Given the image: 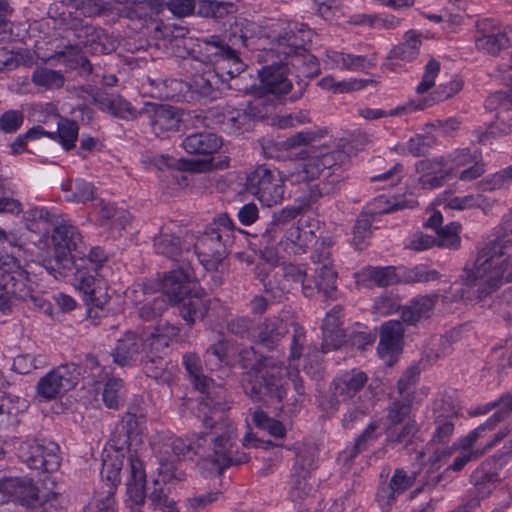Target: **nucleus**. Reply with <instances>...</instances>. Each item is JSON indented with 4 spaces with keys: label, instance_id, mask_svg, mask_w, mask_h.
Listing matches in <instances>:
<instances>
[{
    "label": "nucleus",
    "instance_id": "52",
    "mask_svg": "<svg viewBox=\"0 0 512 512\" xmlns=\"http://www.w3.org/2000/svg\"><path fill=\"white\" fill-rule=\"evenodd\" d=\"M456 417L455 412H452L449 415L439 413L435 417V431L431 441L428 443V446L432 447L436 444L444 445L449 442L454 432V421Z\"/></svg>",
    "mask_w": 512,
    "mask_h": 512
},
{
    "label": "nucleus",
    "instance_id": "8",
    "mask_svg": "<svg viewBox=\"0 0 512 512\" xmlns=\"http://www.w3.org/2000/svg\"><path fill=\"white\" fill-rule=\"evenodd\" d=\"M269 52L270 48L265 53V57L270 58L271 63L263 66L262 69L258 71L261 89L263 90L264 94L267 98H269V95H273L276 98L281 99L290 93L289 99L291 101L298 100L302 97L308 85L307 82L301 79L294 85L288 78V60L284 59L283 56L272 57Z\"/></svg>",
    "mask_w": 512,
    "mask_h": 512
},
{
    "label": "nucleus",
    "instance_id": "31",
    "mask_svg": "<svg viewBox=\"0 0 512 512\" xmlns=\"http://www.w3.org/2000/svg\"><path fill=\"white\" fill-rule=\"evenodd\" d=\"M174 306H177L179 314L186 324L192 327L197 321L205 318L209 309V300L206 299L203 290H192Z\"/></svg>",
    "mask_w": 512,
    "mask_h": 512
},
{
    "label": "nucleus",
    "instance_id": "32",
    "mask_svg": "<svg viewBox=\"0 0 512 512\" xmlns=\"http://www.w3.org/2000/svg\"><path fill=\"white\" fill-rule=\"evenodd\" d=\"M288 331V323L286 321L276 316L269 317L256 325L254 342L272 350Z\"/></svg>",
    "mask_w": 512,
    "mask_h": 512
},
{
    "label": "nucleus",
    "instance_id": "51",
    "mask_svg": "<svg viewBox=\"0 0 512 512\" xmlns=\"http://www.w3.org/2000/svg\"><path fill=\"white\" fill-rule=\"evenodd\" d=\"M314 485L311 482V474L306 470H293L290 479L289 496L292 501H300L311 495Z\"/></svg>",
    "mask_w": 512,
    "mask_h": 512
},
{
    "label": "nucleus",
    "instance_id": "37",
    "mask_svg": "<svg viewBox=\"0 0 512 512\" xmlns=\"http://www.w3.org/2000/svg\"><path fill=\"white\" fill-rule=\"evenodd\" d=\"M129 465V478L127 480V503L144 504L146 473L143 461L139 456L133 455Z\"/></svg>",
    "mask_w": 512,
    "mask_h": 512
},
{
    "label": "nucleus",
    "instance_id": "35",
    "mask_svg": "<svg viewBox=\"0 0 512 512\" xmlns=\"http://www.w3.org/2000/svg\"><path fill=\"white\" fill-rule=\"evenodd\" d=\"M442 221V214L439 211H434L427 219L424 226L435 230L438 237L437 246L440 248H458L461 242L459 236L461 225L457 222H450L442 227Z\"/></svg>",
    "mask_w": 512,
    "mask_h": 512
},
{
    "label": "nucleus",
    "instance_id": "61",
    "mask_svg": "<svg viewBox=\"0 0 512 512\" xmlns=\"http://www.w3.org/2000/svg\"><path fill=\"white\" fill-rule=\"evenodd\" d=\"M512 122H506V124H502L498 117L496 116V121L490 123L485 130L475 129L473 131L474 137L477 139V142L482 145L492 144L491 139L497 138L501 136H505L511 132Z\"/></svg>",
    "mask_w": 512,
    "mask_h": 512
},
{
    "label": "nucleus",
    "instance_id": "38",
    "mask_svg": "<svg viewBox=\"0 0 512 512\" xmlns=\"http://www.w3.org/2000/svg\"><path fill=\"white\" fill-rule=\"evenodd\" d=\"M187 85L192 98L193 95H196L199 98L215 99L218 92L224 88L222 80L218 78L212 68L195 75L190 82H187Z\"/></svg>",
    "mask_w": 512,
    "mask_h": 512
},
{
    "label": "nucleus",
    "instance_id": "59",
    "mask_svg": "<svg viewBox=\"0 0 512 512\" xmlns=\"http://www.w3.org/2000/svg\"><path fill=\"white\" fill-rule=\"evenodd\" d=\"M154 248L158 254H162L172 260L182 253L181 240L174 234L161 233L154 238Z\"/></svg>",
    "mask_w": 512,
    "mask_h": 512
},
{
    "label": "nucleus",
    "instance_id": "58",
    "mask_svg": "<svg viewBox=\"0 0 512 512\" xmlns=\"http://www.w3.org/2000/svg\"><path fill=\"white\" fill-rule=\"evenodd\" d=\"M234 11L235 5L231 2L199 0L197 13L201 17H210L219 20Z\"/></svg>",
    "mask_w": 512,
    "mask_h": 512
},
{
    "label": "nucleus",
    "instance_id": "12",
    "mask_svg": "<svg viewBox=\"0 0 512 512\" xmlns=\"http://www.w3.org/2000/svg\"><path fill=\"white\" fill-rule=\"evenodd\" d=\"M144 422L142 415L127 412L115 429L111 433L109 443L111 447L117 452H127V461L135 454L139 456V451L143 446V438L141 432V425Z\"/></svg>",
    "mask_w": 512,
    "mask_h": 512
},
{
    "label": "nucleus",
    "instance_id": "22",
    "mask_svg": "<svg viewBox=\"0 0 512 512\" xmlns=\"http://www.w3.org/2000/svg\"><path fill=\"white\" fill-rule=\"evenodd\" d=\"M140 116H145L148 119L156 136L179 129L181 114L175 107L146 103L140 110Z\"/></svg>",
    "mask_w": 512,
    "mask_h": 512
},
{
    "label": "nucleus",
    "instance_id": "64",
    "mask_svg": "<svg viewBox=\"0 0 512 512\" xmlns=\"http://www.w3.org/2000/svg\"><path fill=\"white\" fill-rule=\"evenodd\" d=\"M204 361L210 370H216L224 363H227L225 342L220 340L217 343L210 345L205 351Z\"/></svg>",
    "mask_w": 512,
    "mask_h": 512
},
{
    "label": "nucleus",
    "instance_id": "45",
    "mask_svg": "<svg viewBox=\"0 0 512 512\" xmlns=\"http://www.w3.org/2000/svg\"><path fill=\"white\" fill-rule=\"evenodd\" d=\"M274 111V105L266 103L265 97H259L251 102L243 111H237L230 117V121L238 126L245 125L247 120H264Z\"/></svg>",
    "mask_w": 512,
    "mask_h": 512
},
{
    "label": "nucleus",
    "instance_id": "5",
    "mask_svg": "<svg viewBox=\"0 0 512 512\" xmlns=\"http://www.w3.org/2000/svg\"><path fill=\"white\" fill-rule=\"evenodd\" d=\"M242 232L236 228L227 213L215 217L195 245L204 267L209 271L217 270L229 255L236 240V233Z\"/></svg>",
    "mask_w": 512,
    "mask_h": 512
},
{
    "label": "nucleus",
    "instance_id": "42",
    "mask_svg": "<svg viewBox=\"0 0 512 512\" xmlns=\"http://www.w3.org/2000/svg\"><path fill=\"white\" fill-rule=\"evenodd\" d=\"M283 271L284 277L287 278V280L301 283L302 292L305 297H320L322 299V287L324 286L318 281L315 273L311 277H308L304 270L295 265L285 266Z\"/></svg>",
    "mask_w": 512,
    "mask_h": 512
},
{
    "label": "nucleus",
    "instance_id": "2",
    "mask_svg": "<svg viewBox=\"0 0 512 512\" xmlns=\"http://www.w3.org/2000/svg\"><path fill=\"white\" fill-rule=\"evenodd\" d=\"M511 243L512 232L499 228L496 237L479 250L473 267L466 271L465 282L469 286H477L479 300L490 296L504 282L512 281V261L502 258L504 249Z\"/></svg>",
    "mask_w": 512,
    "mask_h": 512
},
{
    "label": "nucleus",
    "instance_id": "30",
    "mask_svg": "<svg viewBox=\"0 0 512 512\" xmlns=\"http://www.w3.org/2000/svg\"><path fill=\"white\" fill-rule=\"evenodd\" d=\"M403 334V324L398 320H390L381 326L378 354L381 358L387 360L390 365L394 355L401 350Z\"/></svg>",
    "mask_w": 512,
    "mask_h": 512
},
{
    "label": "nucleus",
    "instance_id": "57",
    "mask_svg": "<svg viewBox=\"0 0 512 512\" xmlns=\"http://www.w3.org/2000/svg\"><path fill=\"white\" fill-rule=\"evenodd\" d=\"M124 395V382L120 378L111 377L104 384L102 400L109 409H119Z\"/></svg>",
    "mask_w": 512,
    "mask_h": 512
},
{
    "label": "nucleus",
    "instance_id": "29",
    "mask_svg": "<svg viewBox=\"0 0 512 512\" xmlns=\"http://www.w3.org/2000/svg\"><path fill=\"white\" fill-rule=\"evenodd\" d=\"M299 213V208L291 207L283 208L272 215L271 221L267 224L262 234V241L266 248L275 243L278 244L281 237L293 227Z\"/></svg>",
    "mask_w": 512,
    "mask_h": 512
},
{
    "label": "nucleus",
    "instance_id": "53",
    "mask_svg": "<svg viewBox=\"0 0 512 512\" xmlns=\"http://www.w3.org/2000/svg\"><path fill=\"white\" fill-rule=\"evenodd\" d=\"M123 458L124 454L121 452L119 455H108L103 459L101 478L107 482L108 490L113 492L121 481L120 471L123 468Z\"/></svg>",
    "mask_w": 512,
    "mask_h": 512
},
{
    "label": "nucleus",
    "instance_id": "43",
    "mask_svg": "<svg viewBox=\"0 0 512 512\" xmlns=\"http://www.w3.org/2000/svg\"><path fill=\"white\" fill-rule=\"evenodd\" d=\"M75 258V256L70 254L54 251V257L44 260L43 266L55 279L69 278L73 285L74 271H76Z\"/></svg>",
    "mask_w": 512,
    "mask_h": 512
},
{
    "label": "nucleus",
    "instance_id": "49",
    "mask_svg": "<svg viewBox=\"0 0 512 512\" xmlns=\"http://www.w3.org/2000/svg\"><path fill=\"white\" fill-rule=\"evenodd\" d=\"M180 328L169 323L159 324L153 331L146 336L149 344V350L153 352H161L169 346L170 341L178 336Z\"/></svg>",
    "mask_w": 512,
    "mask_h": 512
},
{
    "label": "nucleus",
    "instance_id": "34",
    "mask_svg": "<svg viewBox=\"0 0 512 512\" xmlns=\"http://www.w3.org/2000/svg\"><path fill=\"white\" fill-rule=\"evenodd\" d=\"M342 311L343 308L339 305L334 306L323 320V342L322 351L324 353L337 349L344 341L345 334L342 326Z\"/></svg>",
    "mask_w": 512,
    "mask_h": 512
},
{
    "label": "nucleus",
    "instance_id": "4",
    "mask_svg": "<svg viewBox=\"0 0 512 512\" xmlns=\"http://www.w3.org/2000/svg\"><path fill=\"white\" fill-rule=\"evenodd\" d=\"M76 271L73 286L80 291L89 309V316L92 317L94 309H102L110 300L107 293V284L100 274L103 264L107 261V254L100 247L92 248L86 254V246L82 253L75 254Z\"/></svg>",
    "mask_w": 512,
    "mask_h": 512
},
{
    "label": "nucleus",
    "instance_id": "1",
    "mask_svg": "<svg viewBox=\"0 0 512 512\" xmlns=\"http://www.w3.org/2000/svg\"><path fill=\"white\" fill-rule=\"evenodd\" d=\"M195 387L203 396L198 411L203 413V422L209 431L202 432L191 439L169 437L155 447L158 459V473L163 482L183 481L186 473L176 462L193 460L198 456V466L209 475H220L232 465L249 461L245 452L236 449V427L222 414L229 409L226 389L211 378H202Z\"/></svg>",
    "mask_w": 512,
    "mask_h": 512
},
{
    "label": "nucleus",
    "instance_id": "14",
    "mask_svg": "<svg viewBox=\"0 0 512 512\" xmlns=\"http://www.w3.org/2000/svg\"><path fill=\"white\" fill-rule=\"evenodd\" d=\"M334 242L331 237H322L316 242V246L311 254V260L318 267L314 273L316 278L324 287H322V300H333L337 292V272L332 260V247Z\"/></svg>",
    "mask_w": 512,
    "mask_h": 512
},
{
    "label": "nucleus",
    "instance_id": "16",
    "mask_svg": "<svg viewBox=\"0 0 512 512\" xmlns=\"http://www.w3.org/2000/svg\"><path fill=\"white\" fill-rule=\"evenodd\" d=\"M29 274L19 265L0 271V311L7 312L29 296Z\"/></svg>",
    "mask_w": 512,
    "mask_h": 512
},
{
    "label": "nucleus",
    "instance_id": "27",
    "mask_svg": "<svg viewBox=\"0 0 512 512\" xmlns=\"http://www.w3.org/2000/svg\"><path fill=\"white\" fill-rule=\"evenodd\" d=\"M52 243L54 251L71 256L82 253V248H84L83 238L78 228L64 220H61L53 228Z\"/></svg>",
    "mask_w": 512,
    "mask_h": 512
},
{
    "label": "nucleus",
    "instance_id": "21",
    "mask_svg": "<svg viewBox=\"0 0 512 512\" xmlns=\"http://www.w3.org/2000/svg\"><path fill=\"white\" fill-rule=\"evenodd\" d=\"M206 56L212 62V69L222 80L224 87L242 91V88L236 82L245 70V64L241 61L239 55L230 53L210 54V52H206ZM243 91L247 92L248 88H243Z\"/></svg>",
    "mask_w": 512,
    "mask_h": 512
},
{
    "label": "nucleus",
    "instance_id": "20",
    "mask_svg": "<svg viewBox=\"0 0 512 512\" xmlns=\"http://www.w3.org/2000/svg\"><path fill=\"white\" fill-rule=\"evenodd\" d=\"M147 350H149V344L146 337L127 332L117 341L111 355L113 362L119 367L131 368L140 363Z\"/></svg>",
    "mask_w": 512,
    "mask_h": 512
},
{
    "label": "nucleus",
    "instance_id": "50",
    "mask_svg": "<svg viewBox=\"0 0 512 512\" xmlns=\"http://www.w3.org/2000/svg\"><path fill=\"white\" fill-rule=\"evenodd\" d=\"M150 84L157 89V96L166 100L179 101L188 92L187 82L179 79L150 80Z\"/></svg>",
    "mask_w": 512,
    "mask_h": 512
},
{
    "label": "nucleus",
    "instance_id": "63",
    "mask_svg": "<svg viewBox=\"0 0 512 512\" xmlns=\"http://www.w3.org/2000/svg\"><path fill=\"white\" fill-rule=\"evenodd\" d=\"M227 328L230 333L254 342L256 325L249 317H236L228 322Z\"/></svg>",
    "mask_w": 512,
    "mask_h": 512
},
{
    "label": "nucleus",
    "instance_id": "11",
    "mask_svg": "<svg viewBox=\"0 0 512 512\" xmlns=\"http://www.w3.org/2000/svg\"><path fill=\"white\" fill-rule=\"evenodd\" d=\"M247 190L263 205L271 207L284 198V184L276 169L258 166L247 174Z\"/></svg>",
    "mask_w": 512,
    "mask_h": 512
},
{
    "label": "nucleus",
    "instance_id": "62",
    "mask_svg": "<svg viewBox=\"0 0 512 512\" xmlns=\"http://www.w3.org/2000/svg\"><path fill=\"white\" fill-rule=\"evenodd\" d=\"M417 432V426L415 421L409 420L404 423L401 429H398L396 426L387 427V442L393 444H402L404 446H408L412 443V439Z\"/></svg>",
    "mask_w": 512,
    "mask_h": 512
},
{
    "label": "nucleus",
    "instance_id": "13",
    "mask_svg": "<svg viewBox=\"0 0 512 512\" xmlns=\"http://www.w3.org/2000/svg\"><path fill=\"white\" fill-rule=\"evenodd\" d=\"M58 450L59 447L54 442L38 439L26 440L18 447L17 456L30 469L50 473L56 471L60 466Z\"/></svg>",
    "mask_w": 512,
    "mask_h": 512
},
{
    "label": "nucleus",
    "instance_id": "6",
    "mask_svg": "<svg viewBox=\"0 0 512 512\" xmlns=\"http://www.w3.org/2000/svg\"><path fill=\"white\" fill-rule=\"evenodd\" d=\"M367 383L368 376L365 372L359 369L346 371L334 378L328 390L318 396V406L322 411L334 414L339 410L341 402H354L361 394L373 391Z\"/></svg>",
    "mask_w": 512,
    "mask_h": 512
},
{
    "label": "nucleus",
    "instance_id": "23",
    "mask_svg": "<svg viewBox=\"0 0 512 512\" xmlns=\"http://www.w3.org/2000/svg\"><path fill=\"white\" fill-rule=\"evenodd\" d=\"M474 36L475 46L478 51L496 56L510 45V39L505 30L496 26L491 21L485 20L478 24Z\"/></svg>",
    "mask_w": 512,
    "mask_h": 512
},
{
    "label": "nucleus",
    "instance_id": "48",
    "mask_svg": "<svg viewBox=\"0 0 512 512\" xmlns=\"http://www.w3.org/2000/svg\"><path fill=\"white\" fill-rule=\"evenodd\" d=\"M337 67L346 68L355 71H365L368 68L376 65V56L371 54L370 56H355L352 54H344L336 51H332L327 54Z\"/></svg>",
    "mask_w": 512,
    "mask_h": 512
},
{
    "label": "nucleus",
    "instance_id": "19",
    "mask_svg": "<svg viewBox=\"0 0 512 512\" xmlns=\"http://www.w3.org/2000/svg\"><path fill=\"white\" fill-rule=\"evenodd\" d=\"M81 91L86 93L100 110L115 117L131 120L140 116V111L119 95L108 94L92 85L81 87Z\"/></svg>",
    "mask_w": 512,
    "mask_h": 512
},
{
    "label": "nucleus",
    "instance_id": "44",
    "mask_svg": "<svg viewBox=\"0 0 512 512\" xmlns=\"http://www.w3.org/2000/svg\"><path fill=\"white\" fill-rule=\"evenodd\" d=\"M439 296L437 294L426 295L411 301V304L404 307L401 317L404 322L414 325L422 318H428L433 311Z\"/></svg>",
    "mask_w": 512,
    "mask_h": 512
},
{
    "label": "nucleus",
    "instance_id": "36",
    "mask_svg": "<svg viewBox=\"0 0 512 512\" xmlns=\"http://www.w3.org/2000/svg\"><path fill=\"white\" fill-rule=\"evenodd\" d=\"M315 237L312 230L303 229L300 221H296L278 241V248L289 255H301L306 253Z\"/></svg>",
    "mask_w": 512,
    "mask_h": 512
},
{
    "label": "nucleus",
    "instance_id": "46",
    "mask_svg": "<svg viewBox=\"0 0 512 512\" xmlns=\"http://www.w3.org/2000/svg\"><path fill=\"white\" fill-rule=\"evenodd\" d=\"M31 82L41 92L60 89L65 84V76L59 70L37 67L31 75Z\"/></svg>",
    "mask_w": 512,
    "mask_h": 512
},
{
    "label": "nucleus",
    "instance_id": "41",
    "mask_svg": "<svg viewBox=\"0 0 512 512\" xmlns=\"http://www.w3.org/2000/svg\"><path fill=\"white\" fill-rule=\"evenodd\" d=\"M375 393L374 391H367L361 394L354 402L352 406L347 410L342 418V426L345 429H353L358 423L362 422L364 417L374 407Z\"/></svg>",
    "mask_w": 512,
    "mask_h": 512
},
{
    "label": "nucleus",
    "instance_id": "17",
    "mask_svg": "<svg viewBox=\"0 0 512 512\" xmlns=\"http://www.w3.org/2000/svg\"><path fill=\"white\" fill-rule=\"evenodd\" d=\"M194 279L191 263L186 259L179 261L177 267L165 273L162 279V297H166L171 305L178 303L192 292L190 285Z\"/></svg>",
    "mask_w": 512,
    "mask_h": 512
},
{
    "label": "nucleus",
    "instance_id": "9",
    "mask_svg": "<svg viewBox=\"0 0 512 512\" xmlns=\"http://www.w3.org/2000/svg\"><path fill=\"white\" fill-rule=\"evenodd\" d=\"M245 392L257 402L281 401L285 396L282 383V368L273 360L258 371L249 373V381L245 386Z\"/></svg>",
    "mask_w": 512,
    "mask_h": 512
},
{
    "label": "nucleus",
    "instance_id": "55",
    "mask_svg": "<svg viewBox=\"0 0 512 512\" xmlns=\"http://www.w3.org/2000/svg\"><path fill=\"white\" fill-rule=\"evenodd\" d=\"M361 277L364 281H370L379 287L390 286L398 282L395 269L391 266L367 267L361 272Z\"/></svg>",
    "mask_w": 512,
    "mask_h": 512
},
{
    "label": "nucleus",
    "instance_id": "47",
    "mask_svg": "<svg viewBox=\"0 0 512 512\" xmlns=\"http://www.w3.org/2000/svg\"><path fill=\"white\" fill-rule=\"evenodd\" d=\"M421 37L422 34L415 30L407 31L404 35V41L390 51V58L407 62L414 60L419 55L422 44Z\"/></svg>",
    "mask_w": 512,
    "mask_h": 512
},
{
    "label": "nucleus",
    "instance_id": "56",
    "mask_svg": "<svg viewBox=\"0 0 512 512\" xmlns=\"http://www.w3.org/2000/svg\"><path fill=\"white\" fill-rule=\"evenodd\" d=\"M63 189L67 192L65 199L70 202H86L94 198V186L82 179L69 181L63 185Z\"/></svg>",
    "mask_w": 512,
    "mask_h": 512
},
{
    "label": "nucleus",
    "instance_id": "15",
    "mask_svg": "<svg viewBox=\"0 0 512 512\" xmlns=\"http://www.w3.org/2000/svg\"><path fill=\"white\" fill-rule=\"evenodd\" d=\"M79 375L75 364L60 365L39 379L37 395L45 401L56 399L76 386Z\"/></svg>",
    "mask_w": 512,
    "mask_h": 512
},
{
    "label": "nucleus",
    "instance_id": "10",
    "mask_svg": "<svg viewBox=\"0 0 512 512\" xmlns=\"http://www.w3.org/2000/svg\"><path fill=\"white\" fill-rule=\"evenodd\" d=\"M306 156L294 165L289 173L292 182L301 183L314 180L323 172H329L336 167H341L348 160V155L340 149L326 153L302 150Z\"/></svg>",
    "mask_w": 512,
    "mask_h": 512
},
{
    "label": "nucleus",
    "instance_id": "26",
    "mask_svg": "<svg viewBox=\"0 0 512 512\" xmlns=\"http://www.w3.org/2000/svg\"><path fill=\"white\" fill-rule=\"evenodd\" d=\"M417 473L408 474L404 469H395L388 486L379 488L376 499L382 510H389L396 497L403 494L414 484Z\"/></svg>",
    "mask_w": 512,
    "mask_h": 512
},
{
    "label": "nucleus",
    "instance_id": "40",
    "mask_svg": "<svg viewBox=\"0 0 512 512\" xmlns=\"http://www.w3.org/2000/svg\"><path fill=\"white\" fill-rule=\"evenodd\" d=\"M156 353H151L150 350L145 352L140 361L143 372L159 384H170L174 379V372L167 368V362Z\"/></svg>",
    "mask_w": 512,
    "mask_h": 512
},
{
    "label": "nucleus",
    "instance_id": "28",
    "mask_svg": "<svg viewBox=\"0 0 512 512\" xmlns=\"http://www.w3.org/2000/svg\"><path fill=\"white\" fill-rule=\"evenodd\" d=\"M501 458L502 454H495L486 459L471 475L473 484L483 498L488 496L496 487V484L501 481L498 472L502 467Z\"/></svg>",
    "mask_w": 512,
    "mask_h": 512
},
{
    "label": "nucleus",
    "instance_id": "25",
    "mask_svg": "<svg viewBox=\"0 0 512 512\" xmlns=\"http://www.w3.org/2000/svg\"><path fill=\"white\" fill-rule=\"evenodd\" d=\"M0 493L9 500L30 505L37 501L39 490L28 477H8L0 480Z\"/></svg>",
    "mask_w": 512,
    "mask_h": 512
},
{
    "label": "nucleus",
    "instance_id": "54",
    "mask_svg": "<svg viewBox=\"0 0 512 512\" xmlns=\"http://www.w3.org/2000/svg\"><path fill=\"white\" fill-rule=\"evenodd\" d=\"M485 106L490 110H497V117L502 124L512 122V96L509 97L504 92H495L487 98Z\"/></svg>",
    "mask_w": 512,
    "mask_h": 512
},
{
    "label": "nucleus",
    "instance_id": "3",
    "mask_svg": "<svg viewBox=\"0 0 512 512\" xmlns=\"http://www.w3.org/2000/svg\"><path fill=\"white\" fill-rule=\"evenodd\" d=\"M313 32L302 23H287L280 29H273L267 35L271 56L284 57L289 66L296 68L302 76L316 77L319 72L317 58L309 53L306 45L311 42Z\"/></svg>",
    "mask_w": 512,
    "mask_h": 512
},
{
    "label": "nucleus",
    "instance_id": "18",
    "mask_svg": "<svg viewBox=\"0 0 512 512\" xmlns=\"http://www.w3.org/2000/svg\"><path fill=\"white\" fill-rule=\"evenodd\" d=\"M250 39L249 24L243 21L235 22L231 25L225 39L217 35L204 38L202 40L204 44L203 50L210 52V54L230 53L239 55L240 48H249L251 46Z\"/></svg>",
    "mask_w": 512,
    "mask_h": 512
},
{
    "label": "nucleus",
    "instance_id": "39",
    "mask_svg": "<svg viewBox=\"0 0 512 512\" xmlns=\"http://www.w3.org/2000/svg\"><path fill=\"white\" fill-rule=\"evenodd\" d=\"M496 407L499 408L498 411H496L485 423L479 425L468 434L472 441L476 442L478 438L482 436L483 432L492 430L507 415L512 413V392L502 395L498 401L489 403L484 412Z\"/></svg>",
    "mask_w": 512,
    "mask_h": 512
},
{
    "label": "nucleus",
    "instance_id": "24",
    "mask_svg": "<svg viewBox=\"0 0 512 512\" xmlns=\"http://www.w3.org/2000/svg\"><path fill=\"white\" fill-rule=\"evenodd\" d=\"M416 171L420 174L421 188L427 190L443 186L454 173L452 167H447L444 157L421 160L416 164Z\"/></svg>",
    "mask_w": 512,
    "mask_h": 512
},
{
    "label": "nucleus",
    "instance_id": "60",
    "mask_svg": "<svg viewBox=\"0 0 512 512\" xmlns=\"http://www.w3.org/2000/svg\"><path fill=\"white\" fill-rule=\"evenodd\" d=\"M412 402V398L408 395L391 403L387 414L388 427L397 426L411 420Z\"/></svg>",
    "mask_w": 512,
    "mask_h": 512
},
{
    "label": "nucleus",
    "instance_id": "7",
    "mask_svg": "<svg viewBox=\"0 0 512 512\" xmlns=\"http://www.w3.org/2000/svg\"><path fill=\"white\" fill-rule=\"evenodd\" d=\"M68 30L71 31L77 44L68 45L65 51L58 52L60 57L77 54L80 48L91 55H107L114 52L119 45L117 37L112 33L82 19L73 18L68 25Z\"/></svg>",
    "mask_w": 512,
    "mask_h": 512
},
{
    "label": "nucleus",
    "instance_id": "33",
    "mask_svg": "<svg viewBox=\"0 0 512 512\" xmlns=\"http://www.w3.org/2000/svg\"><path fill=\"white\" fill-rule=\"evenodd\" d=\"M222 139L209 131L195 132L182 140V148L190 155L211 156L222 146Z\"/></svg>",
    "mask_w": 512,
    "mask_h": 512
}]
</instances>
